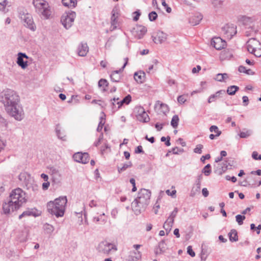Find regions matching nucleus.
<instances>
[{
  "mask_svg": "<svg viewBox=\"0 0 261 261\" xmlns=\"http://www.w3.org/2000/svg\"><path fill=\"white\" fill-rule=\"evenodd\" d=\"M1 102L6 112L16 120L20 121L24 117V112L20 104L17 93L11 89H7L2 93Z\"/></svg>",
  "mask_w": 261,
  "mask_h": 261,
  "instance_id": "obj_1",
  "label": "nucleus"
},
{
  "mask_svg": "<svg viewBox=\"0 0 261 261\" xmlns=\"http://www.w3.org/2000/svg\"><path fill=\"white\" fill-rule=\"evenodd\" d=\"M67 199L66 196H60L53 201H50L47 203L48 212L55 216L57 218L64 216L67 205Z\"/></svg>",
  "mask_w": 261,
  "mask_h": 261,
  "instance_id": "obj_2",
  "label": "nucleus"
},
{
  "mask_svg": "<svg viewBox=\"0 0 261 261\" xmlns=\"http://www.w3.org/2000/svg\"><path fill=\"white\" fill-rule=\"evenodd\" d=\"M19 179L28 190L36 192L38 190V186L30 174L27 172H22L19 175Z\"/></svg>",
  "mask_w": 261,
  "mask_h": 261,
  "instance_id": "obj_3",
  "label": "nucleus"
},
{
  "mask_svg": "<svg viewBox=\"0 0 261 261\" xmlns=\"http://www.w3.org/2000/svg\"><path fill=\"white\" fill-rule=\"evenodd\" d=\"M9 198L19 207L27 201L25 193L19 188L11 191Z\"/></svg>",
  "mask_w": 261,
  "mask_h": 261,
  "instance_id": "obj_4",
  "label": "nucleus"
},
{
  "mask_svg": "<svg viewBox=\"0 0 261 261\" xmlns=\"http://www.w3.org/2000/svg\"><path fill=\"white\" fill-rule=\"evenodd\" d=\"M97 250L99 253L108 255L112 252L116 251L117 247L114 243L109 242L107 241H103L98 244Z\"/></svg>",
  "mask_w": 261,
  "mask_h": 261,
  "instance_id": "obj_5",
  "label": "nucleus"
},
{
  "mask_svg": "<svg viewBox=\"0 0 261 261\" xmlns=\"http://www.w3.org/2000/svg\"><path fill=\"white\" fill-rule=\"evenodd\" d=\"M151 192L145 189H141L138 194V196L135 199L140 204H142V207H147L149 203Z\"/></svg>",
  "mask_w": 261,
  "mask_h": 261,
  "instance_id": "obj_6",
  "label": "nucleus"
},
{
  "mask_svg": "<svg viewBox=\"0 0 261 261\" xmlns=\"http://www.w3.org/2000/svg\"><path fill=\"white\" fill-rule=\"evenodd\" d=\"M33 4L43 16H50L51 15L48 4L44 0H34Z\"/></svg>",
  "mask_w": 261,
  "mask_h": 261,
  "instance_id": "obj_7",
  "label": "nucleus"
},
{
  "mask_svg": "<svg viewBox=\"0 0 261 261\" xmlns=\"http://www.w3.org/2000/svg\"><path fill=\"white\" fill-rule=\"evenodd\" d=\"M33 4L43 16H50L51 15L48 4L44 0H34Z\"/></svg>",
  "mask_w": 261,
  "mask_h": 261,
  "instance_id": "obj_8",
  "label": "nucleus"
},
{
  "mask_svg": "<svg viewBox=\"0 0 261 261\" xmlns=\"http://www.w3.org/2000/svg\"><path fill=\"white\" fill-rule=\"evenodd\" d=\"M222 30L225 37L230 39L237 33L236 25L233 24H226L222 28Z\"/></svg>",
  "mask_w": 261,
  "mask_h": 261,
  "instance_id": "obj_9",
  "label": "nucleus"
},
{
  "mask_svg": "<svg viewBox=\"0 0 261 261\" xmlns=\"http://www.w3.org/2000/svg\"><path fill=\"white\" fill-rule=\"evenodd\" d=\"M19 208L10 198L7 201H5L3 204V210L5 214H10Z\"/></svg>",
  "mask_w": 261,
  "mask_h": 261,
  "instance_id": "obj_10",
  "label": "nucleus"
},
{
  "mask_svg": "<svg viewBox=\"0 0 261 261\" xmlns=\"http://www.w3.org/2000/svg\"><path fill=\"white\" fill-rule=\"evenodd\" d=\"M147 32V29L141 25H137L132 31V35L138 39L142 38Z\"/></svg>",
  "mask_w": 261,
  "mask_h": 261,
  "instance_id": "obj_11",
  "label": "nucleus"
},
{
  "mask_svg": "<svg viewBox=\"0 0 261 261\" xmlns=\"http://www.w3.org/2000/svg\"><path fill=\"white\" fill-rule=\"evenodd\" d=\"M24 59H28L29 57L25 53H18L16 63L23 69L27 68L28 66V61H24Z\"/></svg>",
  "mask_w": 261,
  "mask_h": 261,
  "instance_id": "obj_12",
  "label": "nucleus"
},
{
  "mask_svg": "<svg viewBox=\"0 0 261 261\" xmlns=\"http://www.w3.org/2000/svg\"><path fill=\"white\" fill-rule=\"evenodd\" d=\"M258 44V42L256 39L254 38L250 39L247 42V47L249 52L254 54L256 57H260L261 54L255 53L256 49L255 46H256Z\"/></svg>",
  "mask_w": 261,
  "mask_h": 261,
  "instance_id": "obj_13",
  "label": "nucleus"
},
{
  "mask_svg": "<svg viewBox=\"0 0 261 261\" xmlns=\"http://www.w3.org/2000/svg\"><path fill=\"white\" fill-rule=\"evenodd\" d=\"M211 45L216 49L220 50L226 46V43L220 37H214L212 39Z\"/></svg>",
  "mask_w": 261,
  "mask_h": 261,
  "instance_id": "obj_14",
  "label": "nucleus"
},
{
  "mask_svg": "<svg viewBox=\"0 0 261 261\" xmlns=\"http://www.w3.org/2000/svg\"><path fill=\"white\" fill-rule=\"evenodd\" d=\"M152 37L153 41L155 43L161 44L166 41L168 35L162 31H159L155 36H152Z\"/></svg>",
  "mask_w": 261,
  "mask_h": 261,
  "instance_id": "obj_15",
  "label": "nucleus"
},
{
  "mask_svg": "<svg viewBox=\"0 0 261 261\" xmlns=\"http://www.w3.org/2000/svg\"><path fill=\"white\" fill-rule=\"evenodd\" d=\"M141 205L142 204H140L135 200L132 202V208L135 215H139L146 210V207L142 208Z\"/></svg>",
  "mask_w": 261,
  "mask_h": 261,
  "instance_id": "obj_16",
  "label": "nucleus"
},
{
  "mask_svg": "<svg viewBox=\"0 0 261 261\" xmlns=\"http://www.w3.org/2000/svg\"><path fill=\"white\" fill-rule=\"evenodd\" d=\"M125 60H126L125 63L124 64L122 67L119 70H115L112 72L111 73L110 77L111 79V80L113 82H118L120 79V76L119 74V73L121 72H122L123 70V69L125 68V66L126 65L127 63V59L125 58Z\"/></svg>",
  "mask_w": 261,
  "mask_h": 261,
  "instance_id": "obj_17",
  "label": "nucleus"
},
{
  "mask_svg": "<svg viewBox=\"0 0 261 261\" xmlns=\"http://www.w3.org/2000/svg\"><path fill=\"white\" fill-rule=\"evenodd\" d=\"M89 51V47L86 43H80L77 48V53L79 56L85 57Z\"/></svg>",
  "mask_w": 261,
  "mask_h": 261,
  "instance_id": "obj_18",
  "label": "nucleus"
},
{
  "mask_svg": "<svg viewBox=\"0 0 261 261\" xmlns=\"http://www.w3.org/2000/svg\"><path fill=\"white\" fill-rule=\"evenodd\" d=\"M24 25L32 31L36 30V25L34 22L33 17H24L23 19Z\"/></svg>",
  "mask_w": 261,
  "mask_h": 261,
  "instance_id": "obj_19",
  "label": "nucleus"
},
{
  "mask_svg": "<svg viewBox=\"0 0 261 261\" xmlns=\"http://www.w3.org/2000/svg\"><path fill=\"white\" fill-rule=\"evenodd\" d=\"M225 93V91L224 90H221L216 92L215 94L210 95L208 98V103H211L215 102L217 99L220 98L221 95Z\"/></svg>",
  "mask_w": 261,
  "mask_h": 261,
  "instance_id": "obj_20",
  "label": "nucleus"
},
{
  "mask_svg": "<svg viewBox=\"0 0 261 261\" xmlns=\"http://www.w3.org/2000/svg\"><path fill=\"white\" fill-rule=\"evenodd\" d=\"M73 21V17H61V22L66 29H68L71 27Z\"/></svg>",
  "mask_w": 261,
  "mask_h": 261,
  "instance_id": "obj_21",
  "label": "nucleus"
},
{
  "mask_svg": "<svg viewBox=\"0 0 261 261\" xmlns=\"http://www.w3.org/2000/svg\"><path fill=\"white\" fill-rule=\"evenodd\" d=\"M107 221V217L105 216L104 212H102L101 214L97 217H94L93 218V222L96 223H99L100 224H105Z\"/></svg>",
  "mask_w": 261,
  "mask_h": 261,
  "instance_id": "obj_22",
  "label": "nucleus"
},
{
  "mask_svg": "<svg viewBox=\"0 0 261 261\" xmlns=\"http://www.w3.org/2000/svg\"><path fill=\"white\" fill-rule=\"evenodd\" d=\"M121 22L119 17H111L110 30L111 31L120 27Z\"/></svg>",
  "mask_w": 261,
  "mask_h": 261,
  "instance_id": "obj_23",
  "label": "nucleus"
},
{
  "mask_svg": "<svg viewBox=\"0 0 261 261\" xmlns=\"http://www.w3.org/2000/svg\"><path fill=\"white\" fill-rule=\"evenodd\" d=\"M200 188L201 184H199V180H196L195 185L191 191L190 196L194 197L197 194L200 193Z\"/></svg>",
  "mask_w": 261,
  "mask_h": 261,
  "instance_id": "obj_24",
  "label": "nucleus"
},
{
  "mask_svg": "<svg viewBox=\"0 0 261 261\" xmlns=\"http://www.w3.org/2000/svg\"><path fill=\"white\" fill-rule=\"evenodd\" d=\"M134 77L138 83H142L144 81L145 73L141 71L136 72L134 74Z\"/></svg>",
  "mask_w": 261,
  "mask_h": 261,
  "instance_id": "obj_25",
  "label": "nucleus"
},
{
  "mask_svg": "<svg viewBox=\"0 0 261 261\" xmlns=\"http://www.w3.org/2000/svg\"><path fill=\"white\" fill-rule=\"evenodd\" d=\"M187 21L192 26H195L198 24L202 20L200 17H187Z\"/></svg>",
  "mask_w": 261,
  "mask_h": 261,
  "instance_id": "obj_26",
  "label": "nucleus"
},
{
  "mask_svg": "<svg viewBox=\"0 0 261 261\" xmlns=\"http://www.w3.org/2000/svg\"><path fill=\"white\" fill-rule=\"evenodd\" d=\"M228 236L231 242H236L238 240V233L236 229H231Z\"/></svg>",
  "mask_w": 261,
  "mask_h": 261,
  "instance_id": "obj_27",
  "label": "nucleus"
},
{
  "mask_svg": "<svg viewBox=\"0 0 261 261\" xmlns=\"http://www.w3.org/2000/svg\"><path fill=\"white\" fill-rule=\"evenodd\" d=\"M137 119L138 121L143 122H147L149 120V117L146 112L142 115H137Z\"/></svg>",
  "mask_w": 261,
  "mask_h": 261,
  "instance_id": "obj_28",
  "label": "nucleus"
},
{
  "mask_svg": "<svg viewBox=\"0 0 261 261\" xmlns=\"http://www.w3.org/2000/svg\"><path fill=\"white\" fill-rule=\"evenodd\" d=\"M62 3L64 6L74 7L77 3V0H62Z\"/></svg>",
  "mask_w": 261,
  "mask_h": 261,
  "instance_id": "obj_29",
  "label": "nucleus"
},
{
  "mask_svg": "<svg viewBox=\"0 0 261 261\" xmlns=\"http://www.w3.org/2000/svg\"><path fill=\"white\" fill-rule=\"evenodd\" d=\"M102 115L100 117V121L99 122L98 127L97 128V131L100 132L101 131L103 126L105 123V115L103 112L101 113Z\"/></svg>",
  "mask_w": 261,
  "mask_h": 261,
  "instance_id": "obj_30",
  "label": "nucleus"
},
{
  "mask_svg": "<svg viewBox=\"0 0 261 261\" xmlns=\"http://www.w3.org/2000/svg\"><path fill=\"white\" fill-rule=\"evenodd\" d=\"M239 89V87L237 86H230L227 88V93L230 95H233Z\"/></svg>",
  "mask_w": 261,
  "mask_h": 261,
  "instance_id": "obj_31",
  "label": "nucleus"
},
{
  "mask_svg": "<svg viewBox=\"0 0 261 261\" xmlns=\"http://www.w3.org/2000/svg\"><path fill=\"white\" fill-rule=\"evenodd\" d=\"M56 134L58 137L63 140L65 141L66 140V135H65V133L64 132H62L58 126H57L56 128Z\"/></svg>",
  "mask_w": 261,
  "mask_h": 261,
  "instance_id": "obj_32",
  "label": "nucleus"
},
{
  "mask_svg": "<svg viewBox=\"0 0 261 261\" xmlns=\"http://www.w3.org/2000/svg\"><path fill=\"white\" fill-rule=\"evenodd\" d=\"M179 120V117L177 115H175L173 116L171 121V125L173 128H176L177 127Z\"/></svg>",
  "mask_w": 261,
  "mask_h": 261,
  "instance_id": "obj_33",
  "label": "nucleus"
},
{
  "mask_svg": "<svg viewBox=\"0 0 261 261\" xmlns=\"http://www.w3.org/2000/svg\"><path fill=\"white\" fill-rule=\"evenodd\" d=\"M89 205L91 207H98L101 209H103L104 207H105L103 204H101L99 202L95 201L93 200L90 201V202H89Z\"/></svg>",
  "mask_w": 261,
  "mask_h": 261,
  "instance_id": "obj_34",
  "label": "nucleus"
},
{
  "mask_svg": "<svg viewBox=\"0 0 261 261\" xmlns=\"http://www.w3.org/2000/svg\"><path fill=\"white\" fill-rule=\"evenodd\" d=\"M43 228L45 232L48 234H51L54 230V227L48 223H46L43 226Z\"/></svg>",
  "mask_w": 261,
  "mask_h": 261,
  "instance_id": "obj_35",
  "label": "nucleus"
},
{
  "mask_svg": "<svg viewBox=\"0 0 261 261\" xmlns=\"http://www.w3.org/2000/svg\"><path fill=\"white\" fill-rule=\"evenodd\" d=\"M224 2V0H212V5L216 8H221Z\"/></svg>",
  "mask_w": 261,
  "mask_h": 261,
  "instance_id": "obj_36",
  "label": "nucleus"
},
{
  "mask_svg": "<svg viewBox=\"0 0 261 261\" xmlns=\"http://www.w3.org/2000/svg\"><path fill=\"white\" fill-rule=\"evenodd\" d=\"M83 155L84 153L81 152H77L73 155V158L75 161L81 163L82 161V159L83 158Z\"/></svg>",
  "mask_w": 261,
  "mask_h": 261,
  "instance_id": "obj_37",
  "label": "nucleus"
},
{
  "mask_svg": "<svg viewBox=\"0 0 261 261\" xmlns=\"http://www.w3.org/2000/svg\"><path fill=\"white\" fill-rule=\"evenodd\" d=\"M178 213V208L175 207L174 210L172 212L167 220L170 221L171 222H174V218L176 216V215Z\"/></svg>",
  "mask_w": 261,
  "mask_h": 261,
  "instance_id": "obj_38",
  "label": "nucleus"
},
{
  "mask_svg": "<svg viewBox=\"0 0 261 261\" xmlns=\"http://www.w3.org/2000/svg\"><path fill=\"white\" fill-rule=\"evenodd\" d=\"M17 13L19 16H23L28 14L27 10L23 6H19L17 8Z\"/></svg>",
  "mask_w": 261,
  "mask_h": 261,
  "instance_id": "obj_39",
  "label": "nucleus"
},
{
  "mask_svg": "<svg viewBox=\"0 0 261 261\" xmlns=\"http://www.w3.org/2000/svg\"><path fill=\"white\" fill-rule=\"evenodd\" d=\"M173 223L174 222H171L170 221L167 220L163 225V227L166 230L169 231Z\"/></svg>",
  "mask_w": 261,
  "mask_h": 261,
  "instance_id": "obj_40",
  "label": "nucleus"
},
{
  "mask_svg": "<svg viewBox=\"0 0 261 261\" xmlns=\"http://www.w3.org/2000/svg\"><path fill=\"white\" fill-rule=\"evenodd\" d=\"M108 86V82L105 79H100L98 82V86L100 87H103V91H106L105 88Z\"/></svg>",
  "mask_w": 261,
  "mask_h": 261,
  "instance_id": "obj_41",
  "label": "nucleus"
},
{
  "mask_svg": "<svg viewBox=\"0 0 261 261\" xmlns=\"http://www.w3.org/2000/svg\"><path fill=\"white\" fill-rule=\"evenodd\" d=\"M210 130L211 132H215V133H216V137L219 136L221 134V132L219 130L218 127L216 125L211 126L210 128Z\"/></svg>",
  "mask_w": 261,
  "mask_h": 261,
  "instance_id": "obj_42",
  "label": "nucleus"
},
{
  "mask_svg": "<svg viewBox=\"0 0 261 261\" xmlns=\"http://www.w3.org/2000/svg\"><path fill=\"white\" fill-rule=\"evenodd\" d=\"M210 164L206 165L204 168L202 169V173L204 174L205 176H208L211 173V170L210 169Z\"/></svg>",
  "mask_w": 261,
  "mask_h": 261,
  "instance_id": "obj_43",
  "label": "nucleus"
},
{
  "mask_svg": "<svg viewBox=\"0 0 261 261\" xmlns=\"http://www.w3.org/2000/svg\"><path fill=\"white\" fill-rule=\"evenodd\" d=\"M246 217L244 215H238L236 216V221L238 224L241 225L243 223V220L245 219Z\"/></svg>",
  "mask_w": 261,
  "mask_h": 261,
  "instance_id": "obj_44",
  "label": "nucleus"
},
{
  "mask_svg": "<svg viewBox=\"0 0 261 261\" xmlns=\"http://www.w3.org/2000/svg\"><path fill=\"white\" fill-rule=\"evenodd\" d=\"M229 51L224 50L221 53L220 58L223 60L226 58H230L231 56L230 54L228 53Z\"/></svg>",
  "mask_w": 261,
  "mask_h": 261,
  "instance_id": "obj_45",
  "label": "nucleus"
},
{
  "mask_svg": "<svg viewBox=\"0 0 261 261\" xmlns=\"http://www.w3.org/2000/svg\"><path fill=\"white\" fill-rule=\"evenodd\" d=\"M251 131L247 130L246 132H240L239 136L241 138H246L251 135Z\"/></svg>",
  "mask_w": 261,
  "mask_h": 261,
  "instance_id": "obj_46",
  "label": "nucleus"
},
{
  "mask_svg": "<svg viewBox=\"0 0 261 261\" xmlns=\"http://www.w3.org/2000/svg\"><path fill=\"white\" fill-rule=\"evenodd\" d=\"M121 15V13L119 8L117 6L115 7L112 11V16H118Z\"/></svg>",
  "mask_w": 261,
  "mask_h": 261,
  "instance_id": "obj_47",
  "label": "nucleus"
},
{
  "mask_svg": "<svg viewBox=\"0 0 261 261\" xmlns=\"http://www.w3.org/2000/svg\"><path fill=\"white\" fill-rule=\"evenodd\" d=\"M132 166V163L130 162H128L127 163L124 164L122 167H118V171L119 172H122L125 170L127 168L130 167Z\"/></svg>",
  "mask_w": 261,
  "mask_h": 261,
  "instance_id": "obj_48",
  "label": "nucleus"
},
{
  "mask_svg": "<svg viewBox=\"0 0 261 261\" xmlns=\"http://www.w3.org/2000/svg\"><path fill=\"white\" fill-rule=\"evenodd\" d=\"M203 146L202 144H198L194 149V152L196 153L201 154Z\"/></svg>",
  "mask_w": 261,
  "mask_h": 261,
  "instance_id": "obj_49",
  "label": "nucleus"
},
{
  "mask_svg": "<svg viewBox=\"0 0 261 261\" xmlns=\"http://www.w3.org/2000/svg\"><path fill=\"white\" fill-rule=\"evenodd\" d=\"M170 138L169 137H167V138L165 137H162L161 138V141L162 142H165V144L166 146H169L171 145L170 142Z\"/></svg>",
  "mask_w": 261,
  "mask_h": 261,
  "instance_id": "obj_50",
  "label": "nucleus"
},
{
  "mask_svg": "<svg viewBox=\"0 0 261 261\" xmlns=\"http://www.w3.org/2000/svg\"><path fill=\"white\" fill-rule=\"evenodd\" d=\"M33 214V212H31V211H26L25 212H23L22 213V214H21L20 215H19V219H21L22 217H25V216H31Z\"/></svg>",
  "mask_w": 261,
  "mask_h": 261,
  "instance_id": "obj_51",
  "label": "nucleus"
},
{
  "mask_svg": "<svg viewBox=\"0 0 261 261\" xmlns=\"http://www.w3.org/2000/svg\"><path fill=\"white\" fill-rule=\"evenodd\" d=\"M49 170V172L53 175H57L59 173L58 169L55 167H50Z\"/></svg>",
  "mask_w": 261,
  "mask_h": 261,
  "instance_id": "obj_52",
  "label": "nucleus"
},
{
  "mask_svg": "<svg viewBox=\"0 0 261 261\" xmlns=\"http://www.w3.org/2000/svg\"><path fill=\"white\" fill-rule=\"evenodd\" d=\"M132 97L130 95H127L125 96L122 100V102H124L126 105H128L131 101Z\"/></svg>",
  "mask_w": 261,
  "mask_h": 261,
  "instance_id": "obj_53",
  "label": "nucleus"
},
{
  "mask_svg": "<svg viewBox=\"0 0 261 261\" xmlns=\"http://www.w3.org/2000/svg\"><path fill=\"white\" fill-rule=\"evenodd\" d=\"M89 154L87 153H84L83 155V158L82 159V163L86 164L89 162Z\"/></svg>",
  "mask_w": 261,
  "mask_h": 261,
  "instance_id": "obj_54",
  "label": "nucleus"
},
{
  "mask_svg": "<svg viewBox=\"0 0 261 261\" xmlns=\"http://www.w3.org/2000/svg\"><path fill=\"white\" fill-rule=\"evenodd\" d=\"M172 151L173 154H177L179 152H182L184 151V149L179 148L177 147H175L172 149Z\"/></svg>",
  "mask_w": 261,
  "mask_h": 261,
  "instance_id": "obj_55",
  "label": "nucleus"
},
{
  "mask_svg": "<svg viewBox=\"0 0 261 261\" xmlns=\"http://www.w3.org/2000/svg\"><path fill=\"white\" fill-rule=\"evenodd\" d=\"M103 134L101 133V134L100 135V136L98 137L97 141H96L94 143V145L95 146H98L101 143V141L103 140Z\"/></svg>",
  "mask_w": 261,
  "mask_h": 261,
  "instance_id": "obj_56",
  "label": "nucleus"
},
{
  "mask_svg": "<svg viewBox=\"0 0 261 261\" xmlns=\"http://www.w3.org/2000/svg\"><path fill=\"white\" fill-rule=\"evenodd\" d=\"M136 110L137 111V115H142V114H144V113H145L144 109L142 107H138L136 108Z\"/></svg>",
  "mask_w": 261,
  "mask_h": 261,
  "instance_id": "obj_57",
  "label": "nucleus"
},
{
  "mask_svg": "<svg viewBox=\"0 0 261 261\" xmlns=\"http://www.w3.org/2000/svg\"><path fill=\"white\" fill-rule=\"evenodd\" d=\"M187 252L192 257L195 256V253L192 250V247L189 246L187 247Z\"/></svg>",
  "mask_w": 261,
  "mask_h": 261,
  "instance_id": "obj_58",
  "label": "nucleus"
},
{
  "mask_svg": "<svg viewBox=\"0 0 261 261\" xmlns=\"http://www.w3.org/2000/svg\"><path fill=\"white\" fill-rule=\"evenodd\" d=\"M252 157L255 160H261V154L258 156V153L256 151H253L252 154Z\"/></svg>",
  "mask_w": 261,
  "mask_h": 261,
  "instance_id": "obj_59",
  "label": "nucleus"
},
{
  "mask_svg": "<svg viewBox=\"0 0 261 261\" xmlns=\"http://www.w3.org/2000/svg\"><path fill=\"white\" fill-rule=\"evenodd\" d=\"M7 5V0H0V10H4Z\"/></svg>",
  "mask_w": 261,
  "mask_h": 261,
  "instance_id": "obj_60",
  "label": "nucleus"
},
{
  "mask_svg": "<svg viewBox=\"0 0 261 261\" xmlns=\"http://www.w3.org/2000/svg\"><path fill=\"white\" fill-rule=\"evenodd\" d=\"M177 101L180 104H183L186 101V99L183 95H180L177 97Z\"/></svg>",
  "mask_w": 261,
  "mask_h": 261,
  "instance_id": "obj_61",
  "label": "nucleus"
},
{
  "mask_svg": "<svg viewBox=\"0 0 261 261\" xmlns=\"http://www.w3.org/2000/svg\"><path fill=\"white\" fill-rule=\"evenodd\" d=\"M131 184L133 185V189H132V192H135L137 190V188L136 187V184H135V180L134 178H132L130 179L129 180Z\"/></svg>",
  "mask_w": 261,
  "mask_h": 261,
  "instance_id": "obj_62",
  "label": "nucleus"
},
{
  "mask_svg": "<svg viewBox=\"0 0 261 261\" xmlns=\"http://www.w3.org/2000/svg\"><path fill=\"white\" fill-rule=\"evenodd\" d=\"M216 81L218 82H223L224 80L223 79V77L222 75V73H218L216 75V77L214 78Z\"/></svg>",
  "mask_w": 261,
  "mask_h": 261,
  "instance_id": "obj_63",
  "label": "nucleus"
},
{
  "mask_svg": "<svg viewBox=\"0 0 261 261\" xmlns=\"http://www.w3.org/2000/svg\"><path fill=\"white\" fill-rule=\"evenodd\" d=\"M242 20L241 21L243 22V24L245 25H247V22H249L250 21V17H241Z\"/></svg>",
  "mask_w": 261,
  "mask_h": 261,
  "instance_id": "obj_64",
  "label": "nucleus"
}]
</instances>
